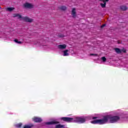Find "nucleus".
Returning <instances> with one entry per match:
<instances>
[{"instance_id": "9b49d317", "label": "nucleus", "mask_w": 128, "mask_h": 128, "mask_svg": "<svg viewBox=\"0 0 128 128\" xmlns=\"http://www.w3.org/2000/svg\"><path fill=\"white\" fill-rule=\"evenodd\" d=\"M14 18H22V15L20 14H13Z\"/></svg>"}, {"instance_id": "bb28decb", "label": "nucleus", "mask_w": 128, "mask_h": 128, "mask_svg": "<svg viewBox=\"0 0 128 128\" xmlns=\"http://www.w3.org/2000/svg\"><path fill=\"white\" fill-rule=\"evenodd\" d=\"M62 120H64V117L62 118Z\"/></svg>"}, {"instance_id": "ddd939ff", "label": "nucleus", "mask_w": 128, "mask_h": 128, "mask_svg": "<svg viewBox=\"0 0 128 128\" xmlns=\"http://www.w3.org/2000/svg\"><path fill=\"white\" fill-rule=\"evenodd\" d=\"M114 50L116 54H122V50L119 48H114Z\"/></svg>"}, {"instance_id": "4468645a", "label": "nucleus", "mask_w": 128, "mask_h": 128, "mask_svg": "<svg viewBox=\"0 0 128 128\" xmlns=\"http://www.w3.org/2000/svg\"><path fill=\"white\" fill-rule=\"evenodd\" d=\"M60 50H64V44H60L58 46Z\"/></svg>"}, {"instance_id": "7c9ffc66", "label": "nucleus", "mask_w": 128, "mask_h": 128, "mask_svg": "<svg viewBox=\"0 0 128 128\" xmlns=\"http://www.w3.org/2000/svg\"><path fill=\"white\" fill-rule=\"evenodd\" d=\"M91 56H94V54H91Z\"/></svg>"}, {"instance_id": "39448f33", "label": "nucleus", "mask_w": 128, "mask_h": 128, "mask_svg": "<svg viewBox=\"0 0 128 128\" xmlns=\"http://www.w3.org/2000/svg\"><path fill=\"white\" fill-rule=\"evenodd\" d=\"M22 18L27 22H32L34 20L32 18H30L28 17H22Z\"/></svg>"}, {"instance_id": "423d86ee", "label": "nucleus", "mask_w": 128, "mask_h": 128, "mask_svg": "<svg viewBox=\"0 0 128 128\" xmlns=\"http://www.w3.org/2000/svg\"><path fill=\"white\" fill-rule=\"evenodd\" d=\"M32 120H34V122H41L42 120L40 118L34 117L32 118Z\"/></svg>"}, {"instance_id": "2f4dec72", "label": "nucleus", "mask_w": 128, "mask_h": 128, "mask_svg": "<svg viewBox=\"0 0 128 128\" xmlns=\"http://www.w3.org/2000/svg\"><path fill=\"white\" fill-rule=\"evenodd\" d=\"M0 8H1V7L0 6Z\"/></svg>"}, {"instance_id": "2eb2a0df", "label": "nucleus", "mask_w": 128, "mask_h": 128, "mask_svg": "<svg viewBox=\"0 0 128 128\" xmlns=\"http://www.w3.org/2000/svg\"><path fill=\"white\" fill-rule=\"evenodd\" d=\"M14 10V8H6V10H7V12H12Z\"/></svg>"}, {"instance_id": "dca6fc26", "label": "nucleus", "mask_w": 128, "mask_h": 128, "mask_svg": "<svg viewBox=\"0 0 128 128\" xmlns=\"http://www.w3.org/2000/svg\"><path fill=\"white\" fill-rule=\"evenodd\" d=\"M56 128H64V126L58 124L56 126Z\"/></svg>"}, {"instance_id": "4be33fe9", "label": "nucleus", "mask_w": 128, "mask_h": 128, "mask_svg": "<svg viewBox=\"0 0 128 128\" xmlns=\"http://www.w3.org/2000/svg\"><path fill=\"white\" fill-rule=\"evenodd\" d=\"M14 41L15 42H16V44H18V39H15Z\"/></svg>"}, {"instance_id": "1a4fd4ad", "label": "nucleus", "mask_w": 128, "mask_h": 128, "mask_svg": "<svg viewBox=\"0 0 128 128\" xmlns=\"http://www.w3.org/2000/svg\"><path fill=\"white\" fill-rule=\"evenodd\" d=\"M60 124V122L57 121H52V122H46V124H48V125L56 124Z\"/></svg>"}, {"instance_id": "5701e85b", "label": "nucleus", "mask_w": 128, "mask_h": 128, "mask_svg": "<svg viewBox=\"0 0 128 128\" xmlns=\"http://www.w3.org/2000/svg\"><path fill=\"white\" fill-rule=\"evenodd\" d=\"M92 118V120H96V118H98L96 116H94Z\"/></svg>"}, {"instance_id": "7ed1b4c3", "label": "nucleus", "mask_w": 128, "mask_h": 128, "mask_svg": "<svg viewBox=\"0 0 128 128\" xmlns=\"http://www.w3.org/2000/svg\"><path fill=\"white\" fill-rule=\"evenodd\" d=\"M100 2H102L103 3H100V6L102 8H104L106 6V2H108L110 0H99Z\"/></svg>"}, {"instance_id": "a211bd4d", "label": "nucleus", "mask_w": 128, "mask_h": 128, "mask_svg": "<svg viewBox=\"0 0 128 128\" xmlns=\"http://www.w3.org/2000/svg\"><path fill=\"white\" fill-rule=\"evenodd\" d=\"M59 8L60 10H64V6H61Z\"/></svg>"}, {"instance_id": "aec40b11", "label": "nucleus", "mask_w": 128, "mask_h": 128, "mask_svg": "<svg viewBox=\"0 0 128 128\" xmlns=\"http://www.w3.org/2000/svg\"><path fill=\"white\" fill-rule=\"evenodd\" d=\"M102 62H106V57L104 56V57L102 58Z\"/></svg>"}, {"instance_id": "a878e982", "label": "nucleus", "mask_w": 128, "mask_h": 128, "mask_svg": "<svg viewBox=\"0 0 128 128\" xmlns=\"http://www.w3.org/2000/svg\"><path fill=\"white\" fill-rule=\"evenodd\" d=\"M18 44H22V42H20V41H18Z\"/></svg>"}, {"instance_id": "cd10ccee", "label": "nucleus", "mask_w": 128, "mask_h": 128, "mask_svg": "<svg viewBox=\"0 0 128 128\" xmlns=\"http://www.w3.org/2000/svg\"><path fill=\"white\" fill-rule=\"evenodd\" d=\"M63 56H64V50L63 51Z\"/></svg>"}, {"instance_id": "f257e3e1", "label": "nucleus", "mask_w": 128, "mask_h": 128, "mask_svg": "<svg viewBox=\"0 0 128 128\" xmlns=\"http://www.w3.org/2000/svg\"><path fill=\"white\" fill-rule=\"evenodd\" d=\"M110 121V124H114L118 120H120V116H112L111 115H106L104 116L102 119L94 120L91 122V124H104Z\"/></svg>"}, {"instance_id": "6e6552de", "label": "nucleus", "mask_w": 128, "mask_h": 128, "mask_svg": "<svg viewBox=\"0 0 128 128\" xmlns=\"http://www.w3.org/2000/svg\"><path fill=\"white\" fill-rule=\"evenodd\" d=\"M128 6H124V5H122L120 6V10H123L124 12H126V10H128Z\"/></svg>"}, {"instance_id": "f3484780", "label": "nucleus", "mask_w": 128, "mask_h": 128, "mask_svg": "<svg viewBox=\"0 0 128 128\" xmlns=\"http://www.w3.org/2000/svg\"><path fill=\"white\" fill-rule=\"evenodd\" d=\"M68 50H64V56H68Z\"/></svg>"}, {"instance_id": "0eeeda50", "label": "nucleus", "mask_w": 128, "mask_h": 128, "mask_svg": "<svg viewBox=\"0 0 128 128\" xmlns=\"http://www.w3.org/2000/svg\"><path fill=\"white\" fill-rule=\"evenodd\" d=\"M74 120V118H68L65 117L64 118V122H72Z\"/></svg>"}, {"instance_id": "c756f323", "label": "nucleus", "mask_w": 128, "mask_h": 128, "mask_svg": "<svg viewBox=\"0 0 128 128\" xmlns=\"http://www.w3.org/2000/svg\"><path fill=\"white\" fill-rule=\"evenodd\" d=\"M64 10H66V7H64Z\"/></svg>"}, {"instance_id": "393cba45", "label": "nucleus", "mask_w": 128, "mask_h": 128, "mask_svg": "<svg viewBox=\"0 0 128 128\" xmlns=\"http://www.w3.org/2000/svg\"><path fill=\"white\" fill-rule=\"evenodd\" d=\"M58 36H60V38H62V36H64L62 35H59Z\"/></svg>"}, {"instance_id": "412c9836", "label": "nucleus", "mask_w": 128, "mask_h": 128, "mask_svg": "<svg viewBox=\"0 0 128 128\" xmlns=\"http://www.w3.org/2000/svg\"><path fill=\"white\" fill-rule=\"evenodd\" d=\"M124 52V54H126V50L125 49L123 48L122 50H121V52Z\"/></svg>"}, {"instance_id": "20e7f679", "label": "nucleus", "mask_w": 128, "mask_h": 128, "mask_svg": "<svg viewBox=\"0 0 128 128\" xmlns=\"http://www.w3.org/2000/svg\"><path fill=\"white\" fill-rule=\"evenodd\" d=\"M23 6L25 8H34V5L28 2H26L23 4Z\"/></svg>"}, {"instance_id": "f03ea898", "label": "nucleus", "mask_w": 128, "mask_h": 128, "mask_svg": "<svg viewBox=\"0 0 128 128\" xmlns=\"http://www.w3.org/2000/svg\"><path fill=\"white\" fill-rule=\"evenodd\" d=\"M75 121L76 122H80V124H84L86 122V118L82 117H78L76 118Z\"/></svg>"}, {"instance_id": "6ab92c4d", "label": "nucleus", "mask_w": 128, "mask_h": 128, "mask_svg": "<svg viewBox=\"0 0 128 128\" xmlns=\"http://www.w3.org/2000/svg\"><path fill=\"white\" fill-rule=\"evenodd\" d=\"M22 123H20L17 124L16 126L17 128H22Z\"/></svg>"}, {"instance_id": "9d476101", "label": "nucleus", "mask_w": 128, "mask_h": 128, "mask_svg": "<svg viewBox=\"0 0 128 128\" xmlns=\"http://www.w3.org/2000/svg\"><path fill=\"white\" fill-rule=\"evenodd\" d=\"M72 18H76V8H73L72 11Z\"/></svg>"}, {"instance_id": "c85d7f7f", "label": "nucleus", "mask_w": 128, "mask_h": 128, "mask_svg": "<svg viewBox=\"0 0 128 128\" xmlns=\"http://www.w3.org/2000/svg\"><path fill=\"white\" fill-rule=\"evenodd\" d=\"M66 48V45L64 44V48Z\"/></svg>"}, {"instance_id": "b1692460", "label": "nucleus", "mask_w": 128, "mask_h": 128, "mask_svg": "<svg viewBox=\"0 0 128 128\" xmlns=\"http://www.w3.org/2000/svg\"><path fill=\"white\" fill-rule=\"evenodd\" d=\"M106 26V24H103V25H102V26H101V28H104V26Z\"/></svg>"}, {"instance_id": "f8f14e48", "label": "nucleus", "mask_w": 128, "mask_h": 128, "mask_svg": "<svg viewBox=\"0 0 128 128\" xmlns=\"http://www.w3.org/2000/svg\"><path fill=\"white\" fill-rule=\"evenodd\" d=\"M34 124H30V125H25L24 128H34Z\"/></svg>"}]
</instances>
